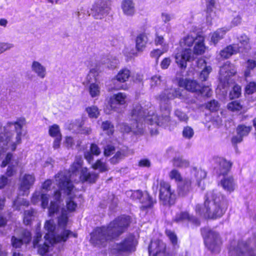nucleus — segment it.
Masks as SVG:
<instances>
[{
    "label": "nucleus",
    "mask_w": 256,
    "mask_h": 256,
    "mask_svg": "<svg viewBox=\"0 0 256 256\" xmlns=\"http://www.w3.org/2000/svg\"><path fill=\"white\" fill-rule=\"evenodd\" d=\"M26 119L20 118L14 122H8L4 126L0 124V166H8L6 174L13 176L16 171L18 161L10 152L6 154L8 150L14 151L22 142V132L26 124Z\"/></svg>",
    "instance_id": "1"
},
{
    "label": "nucleus",
    "mask_w": 256,
    "mask_h": 256,
    "mask_svg": "<svg viewBox=\"0 0 256 256\" xmlns=\"http://www.w3.org/2000/svg\"><path fill=\"white\" fill-rule=\"evenodd\" d=\"M68 222V214L64 209L62 210V214L58 218V226L62 229L60 234L56 235L54 234V232L56 228V226L53 220H48L46 222L44 228L48 231V233L46 234L44 239H42V234L40 232H37L36 237L33 241L34 248H38V252L40 254L44 255L46 253L50 244L54 242H64L71 235L75 238L77 236L76 234H73L71 231L64 229Z\"/></svg>",
    "instance_id": "2"
},
{
    "label": "nucleus",
    "mask_w": 256,
    "mask_h": 256,
    "mask_svg": "<svg viewBox=\"0 0 256 256\" xmlns=\"http://www.w3.org/2000/svg\"><path fill=\"white\" fill-rule=\"evenodd\" d=\"M130 224L129 216L118 217L108 226L96 228L91 234L90 242L96 246H104L107 242L117 238L123 234Z\"/></svg>",
    "instance_id": "3"
},
{
    "label": "nucleus",
    "mask_w": 256,
    "mask_h": 256,
    "mask_svg": "<svg viewBox=\"0 0 256 256\" xmlns=\"http://www.w3.org/2000/svg\"><path fill=\"white\" fill-rule=\"evenodd\" d=\"M224 196L218 192H208L205 196L204 207L200 204L196 206V214L205 218L216 219L221 217L225 212L223 206Z\"/></svg>",
    "instance_id": "4"
},
{
    "label": "nucleus",
    "mask_w": 256,
    "mask_h": 256,
    "mask_svg": "<svg viewBox=\"0 0 256 256\" xmlns=\"http://www.w3.org/2000/svg\"><path fill=\"white\" fill-rule=\"evenodd\" d=\"M181 90L180 88H170L165 89L159 96L160 101V109L162 115L158 116L156 114H152V118H148L149 120H154V122L160 126H166L170 121V100L182 96Z\"/></svg>",
    "instance_id": "5"
},
{
    "label": "nucleus",
    "mask_w": 256,
    "mask_h": 256,
    "mask_svg": "<svg viewBox=\"0 0 256 256\" xmlns=\"http://www.w3.org/2000/svg\"><path fill=\"white\" fill-rule=\"evenodd\" d=\"M148 116L149 118H152V115H150L148 112L143 110L140 104H136L130 114V126L126 123H123L120 125V130L125 132L132 131L136 134H142L144 132L142 120L149 121L152 124L155 123L154 120H149Z\"/></svg>",
    "instance_id": "6"
},
{
    "label": "nucleus",
    "mask_w": 256,
    "mask_h": 256,
    "mask_svg": "<svg viewBox=\"0 0 256 256\" xmlns=\"http://www.w3.org/2000/svg\"><path fill=\"white\" fill-rule=\"evenodd\" d=\"M204 38L201 36H197L195 38V44L194 52L190 48H184L182 52L177 53L175 56L176 63L181 68H186V62L194 59V54H202L204 53L206 46L204 44Z\"/></svg>",
    "instance_id": "7"
},
{
    "label": "nucleus",
    "mask_w": 256,
    "mask_h": 256,
    "mask_svg": "<svg viewBox=\"0 0 256 256\" xmlns=\"http://www.w3.org/2000/svg\"><path fill=\"white\" fill-rule=\"evenodd\" d=\"M56 182L59 188L68 195L66 200L67 210L69 212L74 211L77 207V204L74 201L77 190L74 188L72 182L70 181L69 178L64 173H60L56 177Z\"/></svg>",
    "instance_id": "8"
},
{
    "label": "nucleus",
    "mask_w": 256,
    "mask_h": 256,
    "mask_svg": "<svg viewBox=\"0 0 256 256\" xmlns=\"http://www.w3.org/2000/svg\"><path fill=\"white\" fill-rule=\"evenodd\" d=\"M138 243L133 235H129L114 244L112 246V252L115 256H128L136 251Z\"/></svg>",
    "instance_id": "9"
},
{
    "label": "nucleus",
    "mask_w": 256,
    "mask_h": 256,
    "mask_svg": "<svg viewBox=\"0 0 256 256\" xmlns=\"http://www.w3.org/2000/svg\"><path fill=\"white\" fill-rule=\"evenodd\" d=\"M201 232L208 248L212 252H218L220 246L221 244L218 234L208 228H203Z\"/></svg>",
    "instance_id": "10"
},
{
    "label": "nucleus",
    "mask_w": 256,
    "mask_h": 256,
    "mask_svg": "<svg viewBox=\"0 0 256 256\" xmlns=\"http://www.w3.org/2000/svg\"><path fill=\"white\" fill-rule=\"evenodd\" d=\"M159 196L164 205L170 206L175 202V194L172 190L170 184L166 182L161 181L160 183Z\"/></svg>",
    "instance_id": "11"
},
{
    "label": "nucleus",
    "mask_w": 256,
    "mask_h": 256,
    "mask_svg": "<svg viewBox=\"0 0 256 256\" xmlns=\"http://www.w3.org/2000/svg\"><path fill=\"white\" fill-rule=\"evenodd\" d=\"M112 0H96L91 9L92 14L96 19H102L110 10Z\"/></svg>",
    "instance_id": "12"
},
{
    "label": "nucleus",
    "mask_w": 256,
    "mask_h": 256,
    "mask_svg": "<svg viewBox=\"0 0 256 256\" xmlns=\"http://www.w3.org/2000/svg\"><path fill=\"white\" fill-rule=\"evenodd\" d=\"M32 240L30 232L26 230H18L14 232L11 238V244L14 248H20L24 244H28Z\"/></svg>",
    "instance_id": "13"
},
{
    "label": "nucleus",
    "mask_w": 256,
    "mask_h": 256,
    "mask_svg": "<svg viewBox=\"0 0 256 256\" xmlns=\"http://www.w3.org/2000/svg\"><path fill=\"white\" fill-rule=\"evenodd\" d=\"M128 194H130V196L134 200H139L142 204V209L150 208L154 202L147 192L142 193L139 190L128 192Z\"/></svg>",
    "instance_id": "14"
},
{
    "label": "nucleus",
    "mask_w": 256,
    "mask_h": 256,
    "mask_svg": "<svg viewBox=\"0 0 256 256\" xmlns=\"http://www.w3.org/2000/svg\"><path fill=\"white\" fill-rule=\"evenodd\" d=\"M230 254L231 256H255L253 250L244 242H238L230 250Z\"/></svg>",
    "instance_id": "15"
},
{
    "label": "nucleus",
    "mask_w": 256,
    "mask_h": 256,
    "mask_svg": "<svg viewBox=\"0 0 256 256\" xmlns=\"http://www.w3.org/2000/svg\"><path fill=\"white\" fill-rule=\"evenodd\" d=\"M35 182V177L33 174H25L20 179L19 187L20 194L27 195L30 188L33 186Z\"/></svg>",
    "instance_id": "16"
},
{
    "label": "nucleus",
    "mask_w": 256,
    "mask_h": 256,
    "mask_svg": "<svg viewBox=\"0 0 256 256\" xmlns=\"http://www.w3.org/2000/svg\"><path fill=\"white\" fill-rule=\"evenodd\" d=\"M166 248V244L160 240L152 242L149 246L148 251L150 254L158 256L164 254Z\"/></svg>",
    "instance_id": "17"
},
{
    "label": "nucleus",
    "mask_w": 256,
    "mask_h": 256,
    "mask_svg": "<svg viewBox=\"0 0 256 256\" xmlns=\"http://www.w3.org/2000/svg\"><path fill=\"white\" fill-rule=\"evenodd\" d=\"M236 72L234 66L227 62L220 68V78L222 80H226L230 77L234 76Z\"/></svg>",
    "instance_id": "18"
},
{
    "label": "nucleus",
    "mask_w": 256,
    "mask_h": 256,
    "mask_svg": "<svg viewBox=\"0 0 256 256\" xmlns=\"http://www.w3.org/2000/svg\"><path fill=\"white\" fill-rule=\"evenodd\" d=\"M126 95L123 92L114 94L110 100V106L112 109L118 111L119 105H124L126 102Z\"/></svg>",
    "instance_id": "19"
},
{
    "label": "nucleus",
    "mask_w": 256,
    "mask_h": 256,
    "mask_svg": "<svg viewBox=\"0 0 256 256\" xmlns=\"http://www.w3.org/2000/svg\"><path fill=\"white\" fill-rule=\"evenodd\" d=\"M192 189L191 180L188 178H186L180 182L178 184V194L182 197L187 196Z\"/></svg>",
    "instance_id": "20"
},
{
    "label": "nucleus",
    "mask_w": 256,
    "mask_h": 256,
    "mask_svg": "<svg viewBox=\"0 0 256 256\" xmlns=\"http://www.w3.org/2000/svg\"><path fill=\"white\" fill-rule=\"evenodd\" d=\"M48 200L49 197L47 194L37 191L33 194L31 199V202L34 204H37L41 202V206L44 209L48 207Z\"/></svg>",
    "instance_id": "21"
},
{
    "label": "nucleus",
    "mask_w": 256,
    "mask_h": 256,
    "mask_svg": "<svg viewBox=\"0 0 256 256\" xmlns=\"http://www.w3.org/2000/svg\"><path fill=\"white\" fill-rule=\"evenodd\" d=\"M180 86L184 87L186 90L192 92H198L200 86L196 81L190 80H182L179 82Z\"/></svg>",
    "instance_id": "22"
},
{
    "label": "nucleus",
    "mask_w": 256,
    "mask_h": 256,
    "mask_svg": "<svg viewBox=\"0 0 256 256\" xmlns=\"http://www.w3.org/2000/svg\"><path fill=\"white\" fill-rule=\"evenodd\" d=\"M31 70L33 72L40 78L43 79L46 76V68L38 61L34 60L32 62Z\"/></svg>",
    "instance_id": "23"
},
{
    "label": "nucleus",
    "mask_w": 256,
    "mask_h": 256,
    "mask_svg": "<svg viewBox=\"0 0 256 256\" xmlns=\"http://www.w3.org/2000/svg\"><path fill=\"white\" fill-rule=\"evenodd\" d=\"M61 194L60 191L56 190L55 192L53 198L54 200H52L50 204V206L48 208V214L50 216H52L54 213L56 212L58 210L59 203L60 201Z\"/></svg>",
    "instance_id": "24"
},
{
    "label": "nucleus",
    "mask_w": 256,
    "mask_h": 256,
    "mask_svg": "<svg viewBox=\"0 0 256 256\" xmlns=\"http://www.w3.org/2000/svg\"><path fill=\"white\" fill-rule=\"evenodd\" d=\"M186 220L190 221L196 226L200 224V222L198 218L194 216H190L187 212H180L176 214L174 218V221L176 222H180Z\"/></svg>",
    "instance_id": "25"
},
{
    "label": "nucleus",
    "mask_w": 256,
    "mask_h": 256,
    "mask_svg": "<svg viewBox=\"0 0 256 256\" xmlns=\"http://www.w3.org/2000/svg\"><path fill=\"white\" fill-rule=\"evenodd\" d=\"M216 160L218 164V172L220 174L224 175L226 174L232 166V163L222 158H218Z\"/></svg>",
    "instance_id": "26"
},
{
    "label": "nucleus",
    "mask_w": 256,
    "mask_h": 256,
    "mask_svg": "<svg viewBox=\"0 0 256 256\" xmlns=\"http://www.w3.org/2000/svg\"><path fill=\"white\" fill-rule=\"evenodd\" d=\"M240 48L236 44L230 45L220 51V55L222 58H227L232 54L242 51Z\"/></svg>",
    "instance_id": "27"
},
{
    "label": "nucleus",
    "mask_w": 256,
    "mask_h": 256,
    "mask_svg": "<svg viewBox=\"0 0 256 256\" xmlns=\"http://www.w3.org/2000/svg\"><path fill=\"white\" fill-rule=\"evenodd\" d=\"M82 164V158L80 156H77L75 160L73 162V164L70 166V172H71L72 174H70L69 173H67L66 172H60L57 175H56V178L58 176V175L60 173H64V174L67 176L69 178V180L70 182V178L72 174H74L77 172V170L81 167Z\"/></svg>",
    "instance_id": "28"
},
{
    "label": "nucleus",
    "mask_w": 256,
    "mask_h": 256,
    "mask_svg": "<svg viewBox=\"0 0 256 256\" xmlns=\"http://www.w3.org/2000/svg\"><path fill=\"white\" fill-rule=\"evenodd\" d=\"M122 8L124 13L127 16H132L134 12V6L132 0H124Z\"/></svg>",
    "instance_id": "29"
},
{
    "label": "nucleus",
    "mask_w": 256,
    "mask_h": 256,
    "mask_svg": "<svg viewBox=\"0 0 256 256\" xmlns=\"http://www.w3.org/2000/svg\"><path fill=\"white\" fill-rule=\"evenodd\" d=\"M220 184L224 189L231 192L235 189V184L232 177L224 178L220 181Z\"/></svg>",
    "instance_id": "30"
},
{
    "label": "nucleus",
    "mask_w": 256,
    "mask_h": 256,
    "mask_svg": "<svg viewBox=\"0 0 256 256\" xmlns=\"http://www.w3.org/2000/svg\"><path fill=\"white\" fill-rule=\"evenodd\" d=\"M198 66L201 68H202V66H204V69L200 74V78L202 80H206L212 70V68L210 66H206L205 60L203 59H200L198 60Z\"/></svg>",
    "instance_id": "31"
},
{
    "label": "nucleus",
    "mask_w": 256,
    "mask_h": 256,
    "mask_svg": "<svg viewBox=\"0 0 256 256\" xmlns=\"http://www.w3.org/2000/svg\"><path fill=\"white\" fill-rule=\"evenodd\" d=\"M81 177L84 181L94 182L98 178V174L95 172L90 173L88 172L86 168H83L81 172Z\"/></svg>",
    "instance_id": "32"
},
{
    "label": "nucleus",
    "mask_w": 256,
    "mask_h": 256,
    "mask_svg": "<svg viewBox=\"0 0 256 256\" xmlns=\"http://www.w3.org/2000/svg\"><path fill=\"white\" fill-rule=\"evenodd\" d=\"M130 74V72L128 69H122L118 72L113 80L114 82L116 80L120 82H124L128 79Z\"/></svg>",
    "instance_id": "33"
},
{
    "label": "nucleus",
    "mask_w": 256,
    "mask_h": 256,
    "mask_svg": "<svg viewBox=\"0 0 256 256\" xmlns=\"http://www.w3.org/2000/svg\"><path fill=\"white\" fill-rule=\"evenodd\" d=\"M148 38L144 34H140L136 38V48L138 51L142 52L145 48Z\"/></svg>",
    "instance_id": "34"
},
{
    "label": "nucleus",
    "mask_w": 256,
    "mask_h": 256,
    "mask_svg": "<svg viewBox=\"0 0 256 256\" xmlns=\"http://www.w3.org/2000/svg\"><path fill=\"white\" fill-rule=\"evenodd\" d=\"M229 29L222 28L218 29L215 32L212 34L211 36V41L214 44H216L218 41L222 39L224 36L228 31Z\"/></svg>",
    "instance_id": "35"
},
{
    "label": "nucleus",
    "mask_w": 256,
    "mask_h": 256,
    "mask_svg": "<svg viewBox=\"0 0 256 256\" xmlns=\"http://www.w3.org/2000/svg\"><path fill=\"white\" fill-rule=\"evenodd\" d=\"M102 62L105 66L110 69L116 68L118 64V60L114 57H108L103 60Z\"/></svg>",
    "instance_id": "36"
},
{
    "label": "nucleus",
    "mask_w": 256,
    "mask_h": 256,
    "mask_svg": "<svg viewBox=\"0 0 256 256\" xmlns=\"http://www.w3.org/2000/svg\"><path fill=\"white\" fill-rule=\"evenodd\" d=\"M92 168L94 170H98L99 171L102 172L108 170V168L106 162H102L101 159L97 160L96 162L92 165Z\"/></svg>",
    "instance_id": "37"
},
{
    "label": "nucleus",
    "mask_w": 256,
    "mask_h": 256,
    "mask_svg": "<svg viewBox=\"0 0 256 256\" xmlns=\"http://www.w3.org/2000/svg\"><path fill=\"white\" fill-rule=\"evenodd\" d=\"M101 128L108 135L112 134L114 131V126L108 120L102 122Z\"/></svg>",
    "instance_id": "38"
},
{
    "label": "nucleus",
    "mask_w": 256,
    "mask_h": 256,
    "mask_svg": "<svg viewBox=\"0 0 256 256\" xmlns=\"http://www.w3.org/2000/svg\"><path fill=\"white\" fill-rule=\"evenodd\" d=\"M173 164L174 166L184 168L188 166L190 163L187 160L178 157L174 159Z\"/></svg>",
    "instance_id": "39"
},
{
    "label": "nucleus",
    "mask_w": 256,
    "mask_h": 256,
    "mask_svg": "<svg viewBox=\"0 0 256 256\" xmlns=\"http://www.w3.org/2000/svg\"><path fill=\"white\" fill-rule=\"evenodd\" d=\"M251 126H246L244 125H239L236 128L237 134H240L242 137L246 136L252 130Z\"/></svg>",
    "instance_id": "40"
},
{
    "label": "nucleus",
    "mask_w": 256,
    "mask_h": 256,
    "mask_svg": "<svg viewBox=\"0 0 256 256\" xmlns=\"http://www.w3.org/2000/svg\"><path fill=\"white\" fill-rule=\"evenodd\" d=\"M89 92L92 98L98 96L100 94V88L96 83H92L89 86Z\"/></svg>",
    "instance_id": "41"
},
{
    "label": "nucleus",
    "mask_w": 256,
    "mask_h": 256,
    "mask_svg": "<svg viewBox=\"0 0 256 256\" xmlns=\"http://www.w3.org/2000/svg\"><path fill=\"white\" fill-rule=\"evenodd\" d=\"M192 172L194 173L195 177L196 178L198 181V184L200 186V181L202 179H204L206 176V172L201 170V169H196V168H194L192 170Z\"/></svg>",
    "instance_id": "42"
},
{
    "label": "nucleus",
    "mask_w": 256,
    "mask_h": 256,
    "mask_svg": "<svg viewBox=\"0 0 256 256\" xmlns=\"http://www.w3.org/2000/svg\"><path fill=\"white\" fill-rule=\"evenodd\" d=\"M195 38H196L190 35L186 36L180 42L181 46H191L194 42H195Z\"/></svg>",
    "instance_id": "43"
},
{
    "label": "nucleus",
    "mask_w": 256,
    "mask_h": 256,
    "mask_svg": "<svg viewBox=\"0 0 256 256\" xmlns=\"http://www.w3.org/2000/svg\"><path fill=\"white\" fill-rule=\"evenodd\" d=\"M88 116L91 118H97L100 114L98 108L96 106H91L86 108Z\"/></svg>",
    "instance_id": "44"
},
{
    "label": "nucleus",
    "mask_w": 256,
    "mask_h": 256,
    "mask_svg": "<svg viewBox=\"0 0 256 256\" xmlns=\"http://www.w3.org/2000/svg\"><path fill=\"white\" fill-rule=\"evenodd\" d=\"M50 135L55 138L57 137H62V134L60 132L58 126L57 124H54L49 128L48 130Z\"/></svg>",
    "instance_id": "45"
},
{
    "label": "nucleus",
    "mask_w": 256,
    "mask_h": 256,
    "mask_svg": "<svg viewBox=\"0 0 256 256\" xmlns=\"http://www.w3.org/2000/svg\"><path fill=\"white\" fill-rule=\"evenodd\" d=\"M227 108L232 112L239 111L242 108V105L238 101L234 100L230 102Z\"/></svg>",
    "instance_id": "46"
},
{
    "label": "nucleus",
    "mask_w": 256,
    "mask_h": 256,
    "mask_svg": "<svg viewBox=\"0 0 256 256\" xmlns=\"http://www.w3.org/2000/svg\"><path fill=\"white\" fill-rule=\"evenodd\" d=\"M182 136L184 138L190 140L191 138H192V136H194V132L193 129L191 127L189 126H186V127H184L182 132Z\"/></svg>",
    "instance_id": "47"
},
{
    "label": "nucleus",
    "mask_w": 256,
    "mask_h": 256,
    "mask_svg": "<svg viewBox=\"0 0 256 256\" xmlns=\"http://www.w3.org/2000/svg\"><path fill=\"white\" fill-rule=\"evenodd\" d=\"M241 94V88L238 85L234 86L230 93V98L234 99L238 98Z\"/></svg>",
    "instance_id": "48"
},
{
    "label": "nucleus",
    "mask_w": 256,
    "mask_h": 256,
    "mask_svg": "<svg viewBox=\"0 0 256 256\" xmlns=\"http://www.w3.org/2000/svg\"><path fill=\"white\" fill-rule=\"evenodd\" d=\"M20 206H28V202L24 198H18L14 202L13 206L16 210H19Z\"/></svg>",
    "instance_id": "49"
},
{
    "label": "nucleus",
    "mask_w": 256,
    "mask_h": 256,
    "mask_svg": "<svg viewBox=\"0 0 256 256\" xmlns=\"http://www.w3.org/2000/svg\"><path fill=\"white\" fill-rule=\"evenodd\" d=\"M239 42L241 46H238H238L240 48V50H242V46L244 49H248V48L249 38L246 36L242 35L240 36L239 38Z\"/></svg>",
    "instance_id": "50"
},
{
    "label": "nucleus",
    "mask_w": 256,
    "mask_h": 256,
    "mask_svg": "<svg viewBox=\"0 0 256 256\" xmlns=\"http://www.w3.org/2000/svg\"><path fill=\"white\" fill-rule=\"evenodd\" d=\"M246 70L244 72V75L246 77L250 76V71L251 70H253L256 66V62L254 60H248L246 62Z\"/></svg>",
    "instance_id": "51"
},
{
    "label": "nucleus",
    "mask_w": 256,
    "mask_h": 256,
    "mask_svg": "<svg viewBox=\"0 0 256 256\" xmlns=\"http://www.w3.org/2000/svg\"><path fill=\"white\" fill-rule=\"evenodd\" d=\"M174 114L176 116L181 122H186L188 120V116L183 112L180 110H175Z\"/></svg>",
    "instance_id": "52"
},
{
    "label": "nucleus",
    "mask_w": 256,
    "mask_h": 256,
    "mask_svg": "<svg viewBox=\"0 0 256 256\" xmlns=\"http://www.w3.org/2000/svg\"><path fill=\"white\" fill-rule=\"evenodd\" d=\"M34 211L28 210L25 211L24 217V222L26 224H28L34 216Z\"/></svg>",
    "instance_id": "53"
},
{
    "label": "nucleus",
    "mask_w": 256,
    "mask_h": 256,
    "mask_svg": "<svg viewBox=\"0 0 256 256\" xmlns=\"http://www.w3.org/2000/svg\"><path fill=\"white\" fill-rule=\"evenodd\" d=\"M169 176L171 179H174L176 181L181 182L182 180L180 173L176 170H172L170 172Z\"/></svg>",
    "instance_id": "54"
},
{
    "label": "nucleus",
    "mask_w": 256,
    "mask_h": 256,
    "mask_svg": "<svg viewBox=\"0 0 256 256\" xmlns=\"http://www.w3.org/2000/svg\"><path fill=\"white\" fill-rule=\"evenodd\" d=\"M206 108L211 111H215L218 110L219 108V104L217 101L212 100L206 104Z\"/></svg>",
    "instance_id": "55"
},
{
    "label": "nucleus",
    "mask_w": 256,
    "mask_h": 256,
    "mask_svg": "<svg viewBox=\"0 0 256 256\" xmlns=\"http://www.w3.org/2000/svg\"><path fill=\"white\" fill-rule=\"evenodd\" d=\"M245 90L247 94H253L256 91V84L254 82H250L246 85Z\"/></svg>",
    "instance_id": "56"
},
{
    "label": "nucleus",
    "mask_w": 256,
    "mask_h": 256,
    "mask_svg": "<svg viewBox=\"0 0 256 256\" xmlns=\"http://www.w3.org/2000/svg\"><path fill=\"white\" fill-rule=\"evenodd\" d=\"M13 44L8 42H0V54L4 52L10 50L14 48Z\"/></svg>",
    "instance_id": "57"
},
{
    "label": "nucleus",
    "mask_w": 256,
    "mask_h": 256,
    "mask_svg": "<svg viewBox=\"0 0 256 256\" xmlns=\"http://www.w3.org/2000/svg\"><path fill=\"white\" fill-rule=\"evenodd\" d=\"M166 234L169 238L172 244L175 246L177 244V237L176 234L170 230H166Z\"/></svg>",
    "instance_id": "58"
},
{
    "label": "nucleus",
    "mask_w": 256,
    "mask_h": 256,
    "mask_svg": "<svg viewBox=\"0 0 256 256\" xmlns=\"http://www.w3.org/2000/svg\"><path fill=\"white\" fill-rule=\"evenodd\" d=\"M124 154L120 152H117L114 156L110 159V162L112 164H116L123 157Z\"/></svg>",
    "instance_id": "59"
},
{
    "label": "nucleus",
    "mask_w": 256,
    "mask_h": 256,
    "mask_svg": "<svg viewBox=\"0 0 256 256\" xmlns=\"http://www.w3.org/2000/svg\"><path fill=\"white\" fill-rule=\"evenodd\" d=\"M198 93L204 96L208 97L212 94V91L208 86L202 88L200 86V90H199Z\"/></svg>",
    "instance_id": "60"
},
{
    "label": "nucleus",
    "mask_w": 256,
    "mask_h": 256,
    "mask_svg": "<svg viewBox=\"0 0 256 256\" xmlns=\"http://www.w3.org/2000/svg\"><path fill=\"white\" fill-rule=\"evenodd\" d=\"M115 150L114 147L112 145H107L104 148V155L108 156L114 153Z\"/></svg>",
    "instance_id": "61"
},
{
    "label": "nucleus",
    "mask_w": 256,
    "mask_h": 256,
    "mask_svg": "<svg viewBox=\"0 0 256 256\" xmlns=\"http://www.w3.org/2000/svg\"><path fill=\"white\" fill-rule=\"evenodd\" d=\"M90 152L95 156H98L100 152V150L98 146L94 144H92L90 148Z\"/></svg>",
    "instance_id": "62"
},
{
    "label": "nucleus",
    "mask_w": 256,
    "mask_h": 256,
    "mask_svg": "<svg viewBox=\"0 0 256 256\" xmlns=\"http://www.w3.org/2000/svg\"><path fill=\"white\" fill-rule=\"evenodd\" d=\"M160 76H154L151 78V86H154L160 84L161 82Z\"/></svg>",
    "instance_id": "63"
},
{
    "label": "nucleus",
    "mask_w": 256,
    "mask_h": 256,
    "mask_svg": "<svg viewBox=\"0 0 256 256\" xmlns=\"http://www.w3.org/2000/svg\"><path fill=\"white\" fill-rule=\"evenodd\" d=\"M242 22V17L240 15H237L234 17L231 22V24L233 26H237L240 24Z\"/></svg>",
    "instance_id": "64"
}]
</instances>
